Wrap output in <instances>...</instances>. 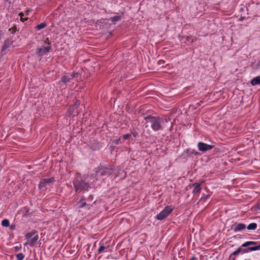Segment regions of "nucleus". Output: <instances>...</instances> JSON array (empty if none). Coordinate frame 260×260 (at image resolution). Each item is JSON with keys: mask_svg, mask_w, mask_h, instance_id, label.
Returning <instances> with one entry per match:
<instances>
[{"mask_svg": "<svg viewBox=\"0 0 260 260\" xmlns=\"http://www.w3.org/2000/svg\"><path fill=\"white\" fill-rule=\"evenodd\" d=\"M46 25H46V23L43 22V23H41V24L38 25L36 27L38 30H40V29L45 28L46 26Z\"/></svg>", "mask_w": 260, "mask_h": 260, "instance_id": "nucleus-22", "label": "nucleus"}, {"mask_svg": "<svg viewBox=\"0 0 260 260\" xmlns=\"http://www.w3.org/2000/svg\"><path fill=\"white\" fill-rule=\"evenodd\" d=\"M113 173V170L111 168H109L104 167H100L97 171H96V176L99 177H106L111 175Z\"/></svg>", "mask_w": 260, "mask_h": 260, "instance_id": "nucleus-4", "label": "nucleus"}, {"mask_svg": "<svg viewBox=\"0 0 260 260\" xmlns=\"http://www.w3.org/2000/svg\"><path fill=\"white\" fill-rule=\"evenodd\" d=\"M109 248H110L109 246H105L104 243L103 242H101L100 246L99 248L98 249V252H99V253H101L102 252H103L104 251V250L107 249Z\"/></svg>", "mask_w": 260, "mask_h": 260, "instance_id": "nucleus-15", "label": "nucleus"}, {"mask_svg": "<svg viewBox=\"0 0 260 260\" xmlns=\"http://www.w3.org/2000/svg\"><path fill=\"white\" fill-rule=\"evenodd\" d=\"M199 150L202 152H205L210 150L214 147V145H208L203 142H199L198 144Z\"/></svg>", "mask_w": 260, "mask_h": 260, "instance_id": "nucleus-8", "label": "nucleus"}, {"mask_svg": "<svg viewBox=\"0 0 260 260\" xmlns=\"http://www.w3.org/2000/svg\"><path fill=\"white\" fill-rule=\"evenodd\" d=\"M258 65L260 66V61H259Z\"/></svg>", "mask_w": 260, "mask_h": 260, "instance_id": "nucleus-38", "label": "nucleus"}, {"mask_svg": "<svg viewBox=\"0 0 260 260\" xmlns=\"http://www.w3.org/2000/svg\"><path fill=\"white\" fill-rule=\"evenodd\" d=\"M12 29H13V28H10L9 30V31H12Z\"/></svg>", "mask_w": 260, "mask_h": 260, "instance_id": "nucleus-35", "label": "nucleus"}, {"mask_svg": "<svg viewBox=\"0 0 260 260\" xmlns=\"http://www.w3.org/2000/svg\"><path fill=\"white\" fill-rule=\"evenodd\" d=\"M10 229L11 230H14L15 229V225H11Z\"/></svg>", "mask_w": 260, "mask_h": 260, "instance_id": "nucleus-29", "label": "nucleus"}, {"mask_svg": "<svg viewBox=\"0 0 260 260\" xmlns=\"http://www.w3.org/2000/svg\"><path fill=\"white\" fill-rule=\"evenodd\" d=\"M36 233V231H33L31 232L28 233L25 235V237L26 239H30Z\"/></svg>", "mask_w": 260, "mask_h": 260, "instance_id": "nucleus-20", "label": "nucleus"}, {"mask_svg": "<svg viewBox=\"0 0 260 260\" xmlns=\"http://www.w3.org/2000/svg\"><path fill=\"white\" fill-rule=\"evenodd\" d=\"M129 136H130L129 135L126 134V135H123L122 136V138H123V139L126 140V139H127L129 138Z\"/></svg>", "mask_w": 260, "mask_h": 260, "instance_id": "nucleus-27", "label": "nucleus"}, {"mask_svg": "<svg viewBox=\"0 0 260 260\" xmlns=\"http://www.w3.org/2000/svg\"><path fill=\"white\" fill-rule=\"evenodd\" d=\"M38 239H39V236L37 235L35 236L31 239H30L29 242H26L25 243V245L29 244L30 246H33L35 245V244L36 243V242L38 240Z\"/></svg>", "mask_w": 260, "mask_h": 260, "instance_id": "nucleus-12", "label": "nucleus"}, {"mask_svg": "<svg viewBox=\"0 0 260 260\" xmlns=\"http://www.w3.org/2000/svg\"><path fill=\"white\" fill-rule=\"evenodd\" d=\"M17 260H22L24 258V255L22 253H19L16 255Z\"/></svg>", "mask_w": 260, "mask_h": 260, "instance_id": "nucleus-23", "label": "nucleus"}, {"mask_svg": "<svg viewBox=\"0 0 260 260\" xmlns=\"http://www.w3.org/2000/svg\"><path fill=\"white\" fill-rule=\"evenodd\" d=\"M84 200L83 199H81L78 203L77 205L78 206L79 208H83L84 206H87L88 209L90 208V206L89 204H87L86 202H83Z\"/></svg>", "mask_w": 260, "mask_h": 260, "instance_id": "nucleus-14", "label": "nucleus"}, {"mask_svg": "<svg viewBox=\"0 0 260 260\" xmlns=\"http://www.w3.org/2000/svg\"><path fill=\"white\" fill-rule=\"evenodd\" d=\"M258 208L260 209V203L258 204Z\"/></svg>", "mask_w": 260, "mask_h": 260, "instance_id": "nucleus-31", "label": "nucleus"}, {"mask_svg": "<svg viewBox=\"0 0 260 260\" xmlns=\"http://www.w3.org/2000/svg\"><path fill=\"white\" fill-rule=\"evenodd\" d=\"M144 120L146 121L145 123V127H147L150 126L152 129L155 131L162 130L163 127L162 124L165 121L166 122H168L167 119H162L159 117L148 116L144 117Z\"/></svg>", "mask_w": 260, "mask_h": 260, "instance_id": "nucleus-1", "label": "nucleus"}, {"mask_svg": "<svg viewBox=\"0 0 260 260\" xmlns=\"http://www.w3.org/2000/svg\"><path fill=\"white\" fill-rule=\"evenodd\" d=\"M12 41L10 39H7L5 41V44L2 48V51H4L7 49L12 44Z\"/></svg>", "mask_w": 260, "mask_h": 260, "instance_id": "nucleus-13", "label": "nucleus"}, {"mask_svg": "<svg viewBox=\"0 0 260 260\" xmlns=\"http://www.w3.org/2000/svg\"><path fill=\"white\" fill-rule=\"evenodd\" d=\"M250 83L253 86L260 85V75L253 78L250 81Z\"/></svg>", "mask_w": 260, "mask_h": 260, "instance_id": "nucleus-11", "label": "nucleus"}, {"mask_svg": "<svg viewBox=\"0 0 260 260\" xmlns=\"http://www.w3.org/2000/svg\"><path fill=\"white\" fill-rule=\"evenodd\" d=\"M50 45V43L49 42V39L46 38L42 47L37 48L36 52L37 54L40 56H42L49 52L51 49V47Z\"/></svg>", "mask_w": 260, "mask_h": 260, "instance_id": "nucleus-3", "label": "nucleus"}, {"mask_svg": "<svg viewBox=\"0 0 260 260\" xmlns=\"http://www.w3.org/2000/svg\"><path fill=\"white\" fill-rule=\"evenodd\" d=\"M12 33H13L14 31H15V29L13 28V29H12Z\"/></svg>", "mask_w": 260, "mask_h": 260, "instance_id": "nucleus-33", "label": "nucleus"}, {"mask_svg": "<svg viewBox=\"0 0 260 260\" xmlns=\"http://www.w3.org/2000/svg\"><path fill=\"white\" fill-rule=\"evenodd\" d=\"M54 182L53 178H48L42 179L39 184V188L41 189L46 186L47 184H50Z\"/></svg>", "mask_w": 260, "mask_h": 260, "instance_id": "nucleus-9", "label": "nucleus"}, {"mask_svg": "<svg viewBox=\"0 0 260 260\" xmlns=\"http://www.w3.org/2000/svg\"><path fill=\"white\" fill-rule=\"evenodd\" d=\"M231 260H235V257H233L232 258H231Z\"/></svg>", "mask_w": 260, "mask_h": 260, "instance_id": "nucleus-34", "label": "nucleus"}, {"mask_svg": "<svg viewBox=\"0 0 260 260\" xmlns=\"http://www.w3.org/2000/svg\"><path fill=\"white\" fill-rule=\"evenodd\" d=\"M74 78L76 79V80L78 81L80 79V74L78 73H73L71 75L66 74L61 77V82L64 84H67L68 83L71 82V80Z\"/></svg>", "mask_w": 260, "mask_h": 260, "instance_id": "nucleus-5", "label": "nucleus"}, {"mask_svg": "<svg viewBox=\"0 0 260 260\" xmlns=\"http://www.w3.org/2000/svg\"><path fill=\"white\" fill-rule=\"evenodd\" d=\"M257 244V242H254V241H248V242H246L244 243H243L242 245V247H247V246H249L250 245H255Z\"/></svg>", "mask_w": 260, "mask_h": 260, "instance_id": "nucleus-17", "label": "nucleus"}, {"mask_svg": "<svg viewBox=\"0 0 260 260\" xmlns=\"http://www.w3.org/2000/svg\"><path fill=\"white\" fill-rule=\"evenodd\" d=\"M78 105H79L78 102H76V103H75L74 106L76 108H77Z\"/></svg>", "mask_w": 260, "mask_h": 260, "instance_id": "nucleus-28", "label": "nucleus"}, {"mask_svg": "<svg viewBox=\"0 0 260 260\" xmlns=\"http://www.w3.org/2000/svg\"><path fill=\"white\" fill-rule=\"evenodd\" d=\"M87 177L83 178L76 177L73 181V185L76 192H79L82 190H86L90 187L89 181H86Z\"/></svg>", "mask_w": 260, "mask_h": 260, "instance_id": "nucleus-2", "label": "nucleus"}, {"mask_svg": "<svg viewBox=\"0 0 260 260\" xmlns=\"http://www.w3.org/2000/svg\"><path fill=\"white\" fill-rule=\"evenodd\" d=\"M2 34V31H0V39H1Z\"/></svg>", "mask_w": 260, "mask_h": 260, "instance_id": "nucleus-30", "label": "nucleus"}, {"mask_svg": "<svg viewBox=\"0 0 260 260\" xmlns=\"http://www.w3.org/2000/svg\"><path fill=\"white\" fill-rule=\"evenodd\" d=\"M192 186L193 187V192L194 193H198L201 190V187L199 184L197 183L193 184Z\"/></svg>", "mask_w": 260, "mask_h": 260, "instance_id": "nucleus-16", "label": "nucleus"}, {"mask_svg": "<svg viewBox=\"0 0 260 260\" xmlns=\"http://www.w3.org/2000/svg\"><path fill=\"white\" fill-rule=\"evenodd\" d=\"M185 40L188 43H191L193 42V39L191 37L187 36L185 37Z\"/></svg>", "mask_w": 260, "mask_h": 260, "instance_id": "nucleus-24", "label": "nucleus"}, {"mask_svg": "<svg viewBox=\"0 0 260 260\" xmlns=\"http://www.w3.org/2000/svg\"><path fill=\"white\" fill-rule=\"evenodd\" d=\"M194 259H195V258L194 257H191V258L190 259V260H194Z\"/></svg>", "mask_w": 260, "mask_h": 260, "instance_id": "nucleus-32", "label": "nucleus"}, {"mask_svg": "<svg viewBox=\"0 0 260 260\" xmlns=\"http://www.w3.org/2000/svg\"><path fill=\"white\" fill-rule=\"evenodd\" d=\"M210 197L209 194H207L206 196H204V197H202L200 201H202V200H205L207 199H208Z\"/></svg>", "mask_w": 260, "mask_h": 260, "instance_id": "nucleus-26", "label": "nucleus"}, {"mask_svg": "<svg viewBox=\"0 0 260 260\" xmlns=\"http://www.w3.org/2000/svg\"><path fill=\"white\" fill-rule=\"evenodd\" d=\"M202 103V101H201V102H200V103H198V104H199V105H200V103Z\"/></svg>", "mask_w": 260, "mask_h": 260, "instance_id": "nucleus-36", "label": "nucleus"}, {"mask_svg": "<svg viewBox=\"0 0 260 260\" xmlns=\"http://www.w3.org/2000/svg\"><path fill=\"white\" fill-rule=\"evenodd\" d=\"M260 249V245L255 247H249L247 249H242L241 248H238L236 251L233 252L230 256V258H232L233 255H236L239 254L241 252L246 253L249 250L255 251Z\"/></svg>", "mask_w": 260, "mask_h": 260, "instance_id": "nucleus-6", "label": "nucleus"}, {"mask_svg": "<svg viewBox=\"0 0 260 260\" xmlns=\"http://www.w3.org/2000/svg\"><path fill=\"white\" fill-rule=\"evenodd\" d=\"M173 209L170 207L167 206L164 210L158 214L156 218L157 220H161L165 219L172 212Z\"/></svg>", "mask_w": 260, "mask_h": 260, "instance_id": "nucleus-7", "label": "nucleus"}, {"mask_svg": "<svg viewBox=\"0 0 260 260\" xmlns=\"http://www.w3.org/2000/svg\"><path fill=\"white\" fill-rule=\"evenodd\" d=\"M121 19V16H114L111 18V21L113 22H117Z\"/></svg>", "mask_w": 260, "mask_h": 260, "instance_id": "nucleus-21", "label": "nucleus"}, {"mask_svg": "<svg viewBox=\"0 0 260 260\" xmlns=\"http://www.w3.org/2000/svg\"><path fill=\"white\" fill-rule=\"evenodd\" d=\"M246 225L243 223H235L232 225V229L235 232L240 231L244 230Z\"/></svg>", "mask_w": 260, "mask_h": 260, "instance_id": "nucleus-10", "label": "nucleus"}, {"mask_svg": "<svg viewBox=\"0 0 260 260\" xmlns=\"http://www.w3.org/2000/svg\"><path fill=\"white\" fill-rule=\"evenodd\" d=\"M118 141H116V144H118Z\"/></svg>", "mask_w": 260, "mask_h": 260, "instance_id": "nucleus-37", "label": "nucleus"}, {"mask_svg": "<svg viewBox=\"0 0 260 260\" xmlns=\"http://www.w3.org/2000/svg\"><path fill=\"white\" fill-rule=\"evenodd\" d=\"M19 15L20 16V18H21V20L22 21V22H24L25 20H27V18H23V16H24V14L22 13H20Z\"/></svg>", "mask_w": 260, "mask_h": 260, "instance_id": "nucleus-25", "label": "nucleus"}, {"mask_svg": "<svg viewBox=\"0 0 260 260\" xmlns=\"http://www.w3.org/2000/svg\"><path fill=\"white\" fill-rule=\"evenodd\" d=\"M2 225L4 227L9 226L10 225L9 221L7 219L3 220L2 221Z\"/></svg>", "mask_w": 260, "mask_h": 260, "instance_id": "nucleus-19", "label": "nucleus"}, {"mask_svg": "<svg viewBox=\"0 0 260 260\" xmlns=\"http://www.w3.org/2000/svg\"><path fill=\"white\" fill-rule=\"evenodd\" d=\"M257 227V224L255 223H250L247 227V229L249 230H254L256 229Z\"/></svg>", "mask_w": 260, "mask_h": 260, "instance_id": "nucleus-18", "label": "nucleus"}]
</instances>
